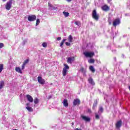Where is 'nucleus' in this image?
Listing matches in <instances>:
<instances>
[{
    "instance_id": "f257e3e1",
    "label": "nucleus",
    "mask_w": 130,
    "mask_h": 130,
    "mask_svg": "<svg viewBox=\"0 0 130 130\" xmlns=\"http://www.w3.org/2000/svg\"><path fill=\"white\" fill-rule=\"evenodd\" d=\"M12 4H13V0H10L7 3L5 6V8L7 11H10V10H11V8H12Z\"/></svg>"
},
{
    "instance_id": "f03ea898",
    "label": "nucleus",
    "mask_w": 130,
    "mask_h": 130,
    "mask_svg": "<svg viewBox=\"0 0 130 130\" xmlns=\"http://www.w3.org/2000/svg\"><path fill=\"white\" fill-rule=\"evenodd\" d=\"M83 54L86 57H92L95 55L94 52H85L83 53Z\"/></svg>"
},
{
    "instance_id": "7ed1b4c3",
    "label": "nucleus",
    "mask_w": 130,
    "mask_h": 130,
    "mask_svg": "<svg viewBox=\"0 0 130 130\" xmlns=\"http://www.w3.org/2000/svg\"><path fill=\"white\" fill-rule=\"evenodd\" d=\"M92 18L95 20V21H98L99 20V15L97 14L96 10H94L92 12Z\"/></svg>"
},
{
    "instance_id": "20e7f679",
    "label": "nucleus",
    "mask_w": 130,
    "mask_h": 130,
    "mask_svg": "<svg viewBox=\"0 0 130 130\" xmlns=\"http://www.w3.org/2000/svg\"><path fill=\"white\" fill-rule=\"evenodd\" d=\"M64 68L63 69L62 71V75L64 77L67 75V73H68V71L70 69V67L67 64H64Z\"/></svg>"
},
{
    "instance_id": "39448f33",
    "label": "nucleus",
    "mask_w": 130,
    "mask_h": 130,
    "mask_svg": "<svg viewBox=\"0 0 130 130\" xmlns=\"http://www.w3.org/2000/svg\"><path fill=\"white\" fill-rule=\"evenodd\" d=\"M37 17L35 15H29L27 17V20L29 22H34L36 20Z\"/></svg>"
},
{
    "instance_id": "423d86ee",
    "label": "nucleus",
    "mask_w": 130,
    "mask_h": 130,
    "mask_svg": "<svg viewBox=\"0 0 130 130\" xmlns=\"http://www.w3.org/2000/svg\"><path fill=\"white\" fill-rule=\"evenodd\" d=\"M38 82L41 85H44L45 84V80L42 79V77L39 76L38 77Z\"/></svg>"
},
{
    "instance_id": "0eeeda50",
    "label": "nucleus",
    "mask_w": 130,
    "mask_h": 130,
    "mask_svg": "<svg viewBox=\"0 0 130 130\" xmlns=\"http://www.w3.org/2000/svg\"><path fill=\"white\" fill-rule=\"evenodd\" d=\"M119 24H120V20L119 19H116L113 22V25L114 26L119 25Z\"/></svg>"
},
{
    "instance_id": "6e6552de",
    "label": "nucleus",
    "mask_w": 130,
    "mask_h": 130,
    "mask_svg": "<svg viewBox=\"0 0 130 130\" xmlns=\"http://www.w3.org/2000/svg\"><path fill=\"white\" fill-rule=\"evenodd\" d=\"M101 8L103 11H104V12H108V11L109 10V7L107 5L102 6Z\"/></svg>"
},
{
    "instance_id": "1a4fd4ad",
    "label": "nucleus",
    "mask_w": 130,
    "mask_h": 130,
    "mask_svg": "<svg viewBox=\"0 0 130 130\" xmlns=\"http://www.w3.org/2000/svg\"><path fill=\"white\" fill-rule=\"evenodd\" d=\"M79 104H81V101L79 99L75 100L73 102L74 106H76V105H78Z\"/></svg>"
},
{
    "instance_id": "9d476101",
    "label": "nucleus",
    "mask_w": 130,
    "mask_h": 130,
    "mask_svg": "<svg viewBox=\"0 0 130 130\" xmlns=\"http://www.w3.org/2000/svg\"><path fill=\"white\" fill-rule=\"evenodd\" d=\"M29 105H30L29 103H27L26 104V109H27V110H28V111H29V112H32V111H33V109H32V108L29 107Z\"/></svg>"
},
{
    "instance_id": "9b49d317",
    "label": "nucleus",
    "mask_w": 130,
    "mask_h": 130,
    "mask_svg": "<svg viewBox=\"0 0 130 130\" xmlns=\"http://www.w3.org/2000/svg\"><path fill=\"white\" fill-rule=\"evenodd\" d=\"M122 123V122H121V120L118 121L116 123V128H119V127L121 126Z\"/></svg>"
},
{
    "instance_id": "f8f14e48",
    "label": "nucleus",
    "mask_w": 130,
    "mask_h": 130,
    "mask_svg": "<svg viewBox=\"0 0 130 130\" xmlns=\"http://www.w3.org/2000/svg\"><path fill=\"white\" fill-rule=\"evenodd\" d=\"M27 99L29 102L32 103L33 102V98L31 96V95L28 94L26 95Z\"/></svg>"
},
{
    "instance_id": "ddd939ff",
    "label": "nucleus",
    "mask_w": 130,
    "mask_h": 130,
    "mask_svg": "<svg viewBox=\"0 0 130 130\" xmlns=\"http://www.w3.org/2000/svg\"><path fill=\"white\" fill-rule=\"evenodd\" d=\"M74 60H75V57H68L67 62H69L70 63H72V62H73V61H74Z\"/></svg>"
},
{
    "instance_id": "4468645a",
    "label": "nucleus",
    "mask_w": 130,
    "mask_h": 130,
    "mask_svg": "<svg viewBox=\"0 0 130 130\" xmlns=\"http://www.w3.org/2000/svg\"><path fill=\"white\" fill-rule=\"evenodd\" d=\"M28 62H29V59H27L26 60H25L24 61V62H23V64L22 66L21 70H24L25 69V66H26V64L28 63Z\"/></svg>"
},
{
    "instance_id": "2eb2a0df",
    "label": "nucleus",
    "mask_w": 130,
    "mask_h": 130,
    "mask_svg": "<svg viewBox=\"0 0 130 130\" xmlns=\"http://www.w3.org/2000/svg\"><path fill=\"white\" fill-rule=\"evenodd\" d=\"M81 117L82 118V119H83V120H85V121H90V118L85 116H81Z\"/></svg>"
},
{
    "instance_id": "dca6fc26",
    "label": "nucleus",
    "mask_w": 130,
    "mask_h": 130,
    "mask_svg": "<svg viewBox=\"0 0 130 130\" xmlns=\"http://www.w3.org/2000/svg\"><path fill=\"white\" fill-rule=\"evenodd\" d=\"M88 82L89 84L92 85V86H94L95 85V82H94V80H93V79H92L91 78L88 79Z\"/></svg>"
},
{
    "instance_id": "f3484780",
    "label": "nucleus",
    "mask_w": 130,
    "mask_h": 130,
    "mask_svg": "<svg viewBox=\"0 0 130 130\" xmlns=\"http://www.w3.org/2000/svg\"><path fill=\"white\" fill-rule=\"evenodd\" d=\"M63 104L65 107H68V106H69V103H68V100L64 99L63 101Z\"/></svg>"
},
{
    "instance_id": "a211bd4d",
    "label": "nucleus",
    "mask_w": 130,
    "mask_h": 130,
    "mask_svg": "<svg viewBox=\"0 0 130 130\" xmlns=\"http://www.w3.org/2000/svg\"><path fill=\"white\" fill-rule=\"evenodd\" d=\"M4 86H5V82H4V81H1L0 82V90L1 89H3Z\"/></svg>"
},
{
    "instance_id": "6ab92c4d",
    "label": "nucleus",
    "mask_w": 130,
    "mask_h": 130,
    "mask_svg": "<svg viewBox=\"0 0 130 130\" xmlns=\"http://www.w3.org/2000/svg\"><path fill=\"white\" fill-rule=\"evenodd\" d=\"M73 37L72 36V35H70L69 37H68V40L69 42L70 43H72L73 42Z\"/></svg>"
},
{
    "instance_id": "aec40b11",
    "label": "nucleus",
    "mask_w": 130,
    "mask_h": 130,
    "mask_svg": "<svg viewBox=\"0 0 130 130\" xmlns=\"http://www.w3.org/2000/svg\"><path fill=\"white\" fill-rule=\"evenodd\" d=\"M103 112V108L102 107H100L99 109V114H101Z\"/></svg>"
},
{
    "instance_id": "412c9836",
    "label": "nucleus",
    "mask_w": 130,
    "mask_h": 130,
    "mask_svg": "<svg viewBox=\"0 0 130 130\" xmlns=\"http://www.w3.org/2000/svg\"><path fill=\"white\" fill-rule=\"evenodd\" d=\"M49 9L50 10H54L55 7H54L50 3H48Z\"/></svg>"
},
{
    "instance_id": "4be33fe9",
    "label": "nucleus",
    "mask_w": 130,
    "mask_h": 130,
    "mask_svg": "<svg viewBox=\"0 0 130 130\" xmlns=\"http://www.w3.org/2000/svg\"><path fill=\"white\" fill-rule=\"evenodd\" d=\"M97 103H98V101L97 100H95L93 103L92 109H95V108H96V107L97 106Z\"/></svg>"
},
{
    "instance_id": "5701e85b",
    "label": "nucleus",
    "mask_w": 130,
    "mask_h": 130,
    "mask_svg": "<svg viewBox=\"0 0 130 130\" xmlns=\"http://www.w3.org/2000/svg\"><path fill=\"white\" fill-rule=\"evenodd\" d=\"M24 70H21V68L19 67H17V73H19V74H22V71H23Z\"/></svg>"
},
{
    "instance_id": "b1692460",
    "label": "nucleus",
    "mask_w": 130,
    "mask_h": 130,
    "mask_svg": "<svg viewBox=\"0 0 130 130\" xmlns=\"http://www.w3.org/2000/svg\"><path fill=\"white\" fill-rule=\"evenodd\" d=\"M63 14L65 17H69V16L70 15V13L66 11L63 12Z\"/></svg>"
},
{
    "instance_id": "393cba45",
    "label": "nucleus",
    "mask_w": 130,
    "mask_h": 130,
    "mask_svg": "<svg viewBox=\"0 0 130 130\" xmlns=\"http://www.w3.org/2000/svg\"><path fill=\"white\" fill-rule=\"evenodd\" d=\"M89 70L92 71V73H95V69H94L93 66H90L89 67Z\"/></svg>"
},
{
    "instance_id": "a878e982",
    "label": "nucleus",
    "mask_w": 130,
    "mask_h": 130,
    "mask_svg": "<svg viewBox=\"0 0 130 130\" xmlns=\"http://www.w3.org/2000/svg\"><path fill=\"white\" fill-rule=\"evenodd\" d=\"M3 70H4V64H0V73L3 72Z\"/></svg>"
},
{
    "instance_id": "bb28decb",
    "label": "nucleus",
    "mask_w": 130,
    "mask_h": 130,
    "mask_svg": "<svg viewBox=\"0 0 130 130\" xmlns=\"http://www.w3.org/2000/svg\"><path fill=\"white\" fill-rule=\"evenodd\" d=\"M67 40V39L62 40L60 44V47H61L63 45V43H64V42Z\"/></svg>"
},
{
    "instance_id": "cd10ccee",
    "label": "nucleus",
    "mask_w": 130,
    "mask_h": 130,
    "mask_svg": "<svg viewBox=\"0 0 130 130\" xmlns=\"http://www.w3.org/2000/svg\"><path fill=\"white\" fill-rule=\"evenodd\" d=\"M88 62L89 63H94V62H95V59H90L88 60Z\"/></svg>"
},
{
    "instance_id": "c85d7f7f",
    "label": "nucleus",
    "mask_w": 130,
    "mask_h": 130,
    "mask_svg": "<svg viewBox=\"0 0 130 130\" xmlns=\"http://www.w3.org/2000/svg\"><path fill=\"white\" fill-rule=\"evenodd\" d=\"M39 102V101L38 100V99L37 98H36L34 100L35 104H38Z\"/></svg>"
},
{
    "instance_id": "c756f323",
    "label": "nucleus",
    "mask_w": 130,
    "mask_h": 130,
    "mask_svg": "<svg viewBox=\"0 0 130 130\" xmlns=\"http://www.w3.org/2000/svg\"><path fill=\"white\" fill-rule=\"evenodd\" d=\"M40 23V20L39 19H37V21H36V26H38V25H39Z\"/></svg>"
},
{
    "instance_id": "7c9ffc66",
    "label": "nucleus",
    "mask_w": 130,
    "mask_h": 130,
    "mask_svg": "<svg viewBox=\"0 0 130 130\" xmlns=\"http://www.w3.org/2000/svg\"><path fill=\"white\" fill-rule=\"evenodd\" d=\"M43 47H47V43H43L42 44Z\"/></svg>"
},
{
    "instance_id": "2f4dec72",
    "label": "nucleus",
    "mask_w": 130,
    "mask_h": 130,
    "mask_svg": "<svg viewBox=\"0 0 130 130\" xmlns=\"http://www.w3.org/2000/svg\"><path fill=\"white\" fill-rule=\"evenodd\" d=\"M4 46H5V45H4V43H0V49L3 48V47H4Z\"/></svg>"
},
{
    "instance_id": "473e14b6",
    "label": "nucleus",
    "mask_w": 130,
    "mask_h": 130,
    "mask_svg": "<svg viewBox=\"0 0 130 130\" xmlns=\"http://www.w3.org/2000/svg\"><path fill=\"white\" fill-rule=\"evenodd\" d=\"M75 25H77V26H79L80 22H79V21H75Z\"/></svg>"
},
{
    "instance_id": "72a5a7b5",
    "label": "nucleus",
    "mask_w": 130,
    "mask_h": 130,
    "mask_svg": "<svg viewBox=\"0 0 130 130\" xmlns=\"http://www.w3.org/2000/svg\"><path fill=\"white\" fill-rule=\"evenodd\" d=\"M66 45L67 46H71V43H69V42H66Z\"/></svg>"
},
{
    "instance_id": "f704fd0d",
    "label": "nucleus",
    "mask_w": 130,
    "mask_h": 130,
    "mask_svg": "<svg viewBox=\"0 0 130 130\" xmlns=\"http://www.w3.org/2000/svg\"><path fill=\"white\" fill-rule=\"evenodd\" d=\"M95 118L96 119H99V116L98 115V114H97V113H95Z\"/></svg>"
},
{
    "instance_id": "c9c22d12",
    "label": "nucleus",
    "mask_w": 130,
    "mask_h": 130,
    "mask_svg": "<svg viewBox=\"0 0 130 130\" xmlns=\"http://www.w3.org/2000/svg\"><path fill=\"white\" fill-rule=\"evenodd\" d=\"M26 43H27V40H24V41H23V42H22V44L23 45H25V44H26Z\"/></svg>"
},
{
    "instance_id": "e433bc0d",
    "label": "nucleus",
    "mask_w": 130,
    "mask_h": 130,
    "mask_svg": "<svg viewBox=\"0 0 130 130\" xmlns=\"http://www.w3.org/2000/svg\"><path fill=\"white\" fill-rule=\"evenodd\" d=\"M57 41H59L61 40V38H60V37L57 38Z\"/></svg>"
},
{
    "instance_id": "4c0bfd02",
    "label": "nucleus",
    "mask_w": 130,
    "mask_h": 130,
    "mask_svg": "<svg viewBox=\"0 0 130 130\" xmlns=\"http://www.w3.org/2000/svg\"><path fill=\"white\" fill-rule=\"evenodd\" d=\"M80 71H81V72H84V68H81Z\"/></svg>"
},
{
    "instance_id": "58836bf2",
    "label": "nucleus",
    "mask_w": 130,
    "mask_h": 130,
    "mask_svg": "<svg viewBox=\"0 0 130 130\" xmlns=\"http://www.w3.org/2000/svg\"><path fill=\"white\" fill-rule=\"evenodd\" d=\"M67 2H68V3H70V2H72V0H67Z\"/></svg>"
},
{
    "instance_id": "ea45409f",
    "label": "nucleus",
    "mask_w": 130,
    "mask_h": 130,
    "mask_svg": "<svg viewBox=\"0 0 130 130\" xmlns=\"http://www.w3.org/2000/svg\"><path fill=\"white\" fill-rule=\"evenodd\" d=\"M111 1H112V0H108V3H110V2H111Z\"/></svg>"
},
{
    "instance_id": "a19ab883",
    "label": "nucleus",
    "mask_w": 130,
    "mask_h": 130,
    "mask_svg": "<svg viewBox=\"0 0 130 130\" xmlns=\"http://www.w3.org/2000/svg\"><path fill=\"white\" fill-rule=\"evenodd\" d=\"M88 112H91V110L90 109L88 110Z\"/></svg>"
},
{
    "instance_id": "79ce46f5",
    "label": "nucleus",
    "mask_w": 130,
    "mask_h": 130,
    "mask_svg": "<svg viewBox=\"0 0 130 130\" xmlns=\"http://www.w3.org/2000/svg\"><path fill=\"white\" fill-rule=\"evenodd\" d=\"M17 67H16V68H15V71H16V72H17Z\"/></svg>"
},
{
    "instance_id": "37998d69",
    "label": "nucleus",
    "mask_w": 130,
    "mask_h": 130,
    "mask_svg": "<svg viewBox=\"0 0 130 130\" xmlns=\"http://www.w3.org/2000/svg\"><path fill=\"white\" fill-rule=\"evenodd\" d=\"M7 0H3V2H6Z\"/></svg>"
},
{
    "instance_id": "c03bdc74",
    "label": "nucleus",
    "mask_w": 130,
    "mask_h": 130,
    "mask_svg": "<svg viewBox=\"0 0 130 130\" xmlns=\"http://www.w3.org/2000/svg\"><path fill=\"white\" fill-rule=\"evenodd\" d=\"M109 24H110V25H111V22H109Z\"/></svg>"
},
{
    "instance_id": "a18cd8bd",
    "label": "nucleus",
    "mask_w": 130,
    "mask_h": 130,
    "mask_svg": "<svg viewBox=\"0 0 130 130\" xmlns=\"http://www.w3.org/2000/svg\"><path fill=\"white\" fill-rule=\"evenodd\" d=\"M128 88H129V90H130V86H129V87H128Z\"/></svg>"
},
{
    "instance_id": "49530a36",
    "label": "nucleus",
    "mask_w": 130,
    "mask_h": 130,
    "mask_svg": "<svg viewBox=\"0 0 130 130\" xmlns=\"http://www.w3.org/2000/svg\"><path fill=\"white\" fill-rule=\"evenodd\" d=\"M72 125H74V123H72Z\"/></svg>"
}]
</instances>
